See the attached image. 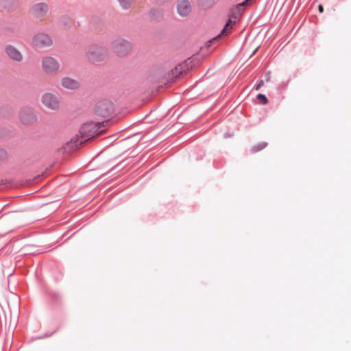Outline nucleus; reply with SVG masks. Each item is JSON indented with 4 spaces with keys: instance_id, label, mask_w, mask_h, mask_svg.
I'll list each match as a JSON object with an SVG mask.
<instances>
[{
    "instance_id": "1",
    "label": "nucleus",
    "mask_w": 351,
    "mask_h": 351,
    "mask_svg": "<svg viewBox=\"0 0 351 351\" xmlns=\"http://www.w3.org/2000/svg\"><path fill=\"white\" fill-rule=\"evenodd\" d=\"M106 123H108V121L101 123L90 121L84 123L80 130L81 137L84 139V141H86V140L103 134L104 131H99V129L101 128V127L104 126Z\"/></svg>"
},
{
    "instance_id": "19",
    "label": "nucleus",
    "mask_w": 351,
    "mask_h": 351,
    "mask_svg": "<svg viewBox=\"0 0 351 351\" xmlns=\"http://www.w3.org/2000/svg\"><path fill=\"white\" fill-rule=\"evenodd\" d=\"M266 147V143H261L260 144H258V145L256 146H254L253 147V150L254 152H258V151H260L262 149L265 148Z\"/></svg>"
},
{
    "instance_id": "2",
    "label": "nucleus",
    "mask_w": 351,
    "mask_h": 351,
    "mask_svg": "<svg viewBox=\"0 0 351 351\" xmlns=\"http://www.w3.org/2000/svg\"><path fill=\"white\" fill-rule=\"evenodd\" d=\"M60 63L57 59L51 56H45L41 61V70L48 75L58 73L60 69Z\"/></svg>"
},
{
    "instance_id": "11",
    "label": "nucleus",
    "mask_w": 351,
    "mask_h": 351,
    "mask_svg": "<svg viewBox=\"0 0 351 351\" xmlns=\"http://www.w3.org/2000/svg\"><path fill=\"white\" fill-rule=\"evenodd\" d=\"M60 84L63 88L72 90H77L80 86V83L77 80L70 77H62Z\"/></svg>"
},
{
    "instance_id": "4",
    "label": "nucleus",
    "mask_w": 351,
    "mask_h": 351,
    "mask_svg": "<svg viewBox=\"0 0 351 351\" xmlns=\"http://www.w3.org/2000/svg\"><path fill=\"white\" fill-rule=\"evenodd\" d=\"M114 110L113 103L110 100H102L97 103L95 106L94 112L96 116L99 117H108L110 116Z\"/></svg>"
},
{
    "instance_id": "17",
    "label": "nucleus",
    "mask_w": 351,
    "mask_h": 351,
    "mask_svg": "<svg viewBox=\"0 0 351 351\" xmlns=\"http://www.w3.org/2000/svg\"><path fill=\"white\" fill-rule=\"evenodd\" d=\"M257 99L260 101V103L262 104H266L267 103V97H265V95H264L263 94H258L257 95Z\"/></svg>"
},
{
    "instance_id": "15",
    "label": "nucleus",
    "mask_w": 351,
    "mask_h": 351,
    "mask_svg": "<svg viewBox=\"0 0 351 351\" xmlns=\"http://www.w3.org/2000/svg\"><path fill=\"white\" fill-rule=\"evenodd\" d=\"M232 29V18L229 19V21L226 23L223 29L221 30V32L219 35H218V37L221 36V35L226 36L228 35Z\"/></svg>"
},
{
    "instance_id": "12",
    "label": "nucleus",
    "mask_w": 351,
    "mask_h": 351,
    "mask_svg": "<svg viewBox=\"0 0 351 351\" xmlns=\"http://www.w3.org/2000/svg\"><path fill=\"white\" fill-rule=\"evenodd\" d=\"M5 53L10 59L14 61L21 62L23 60L21 53L12 45H8L5 47Z\"/></svg>"
},
{
    "instance_id": "6",
    "label": "nucleus",
    "mask_w": 351,
    "mask_h": 351,
    "mask_svg": "<svg viewBox=\"0 0 351 351\" xmlns=\"http://www.w3.org/2000/svg\"><path fill=\"white\" fill-rule=\"evenodd\" d=\"M52 43L51 36L42 32L35 34L32 38V45L38 48L49 47Z\"/></svg>"
},
{
    "instance_id": "18",
    "label": "nucleus",
    "mask_w": 351,
    "mask_h": 351,
    "mask_svg": "<svg viewBox=\"0 0 351 351\" xmlns=\"http://www.w3.org/2000/svg\"><path fill=\"white\" fill-rule=\"evenodd\" d=\"M124 9H128L130 5V0H119Z\"/></svg>"
},
{
    "instance_id": "22",
    "label": "nucleus",
    "mask_w": 351,
    "mask_h": 351,
    "mask_svg": "<svg viewBox=\"0 0 351 351\" xmlns=\"http://www.w3.org/2000/svg\"><path fill=\"white\" fill-rule=\"evenodd\" d=\"M0 155H1L2 156H5V152L3 150H0Z\"/></svg>"
},
{
    "instance_id": "5",
    "label": "nucleus",
    "mask_w": 351,
    "mask_h": 351,
    "mask_svg": "<svg viewBox=\"0 0 351 351\" xmlns=\"http://www.w3.org/2000/svg\"><path fill=\"white\" fill-rule=\"evenodd\" d=\"M112 49L117 56L123 57L129 53L131 50V45L124 39L118 38L113 41Z\"/></svg>"
},
{
    "instance_id": "21",
    "label": "nucleus",
    "mask_w": 351,
    "mask_h": 351,
    "mask_svg": "<svg viewBox=\"0 0 351 351\" xmlns=\"http://www.w3.org/2000/svg\"><path fill=\"white\" fill-rule=\"evenodd\" d=\"M318 10H319V12L320 13H322V12H324V7L322 5H319V7H318Z\"/></svg>"
},
{
    "instance_id": "13",
    "label": "nucleus",
    "mask_w": 351,
    "mask_h": 351,
    "mask_svg": "<svg viewBox=\"0 0 351 351\" xmlns=\"http://www.w3.org/2000/svg\"><path fill=\"white\" fill-rule=\"evenodd\" d=\"M250 0H245L243 3L237 5L234 8L231 10L230 18L237 19L242 14V12L245 9Z\"/></svg>"
},
{
    "instance_id": "14",
    "label": "nucleus",
    "mask_w": 351,
    "mask_h": 351,
    "mask_svg": "<svg viewBox=\"0 0 351 351\" xmlns=\"http://www.w3.org/2000/svg\"><path fill=\"white\" fill-rule=\"evenodd\" d=\"M188 69L187 64L184 62L176 66L173 70L171 71V74L173 77H178L184 74Z\"/></svg>"
},
{
    "instance_id": "9",
    "label": "nucleus",
    "mask_w": 351,
    "mask_h": 351,
    "mask_svg": "<svg viewBox=\"0 0 351 351\" xmlns=\"http://www.w3.org/2000/svg\"><path fill=\"white\" fill-rule=\"evenodd\" d=\"M21 121L24 124H30L36 121V117L32 110L23 108L19 114Z\"/></svg>"
},
{
    "instance_id": "10",
    "label": "nucleus",
    "mask_w": 351,
    "mask_h": 351,
    "mask_svg": "<svg viewBox=\"0 0 351 351\" xmlns=\"http://www.w3.org/2000/svg\"><path fill=\"white\" fill-rule=\"evenodd\" d=\"M177 11L181 16H187L191 12V5L189 0H180L177 4Z\"/></svg>"
},
{
    "instance_id": "16",
    "label": "nucleus",
    "mask_w": 351,
    "mask_h": 351,
    "mask_svg": "<svg viewBox=\"0 0 351 351\" xmlns=\"http://www.w3.org/2000/svg\"><path fill=\"white\" fill-rule=\"evenodd\" d=\"M214 0H198L202 7H209L211 5Z\"/></svg>"
},
{
    "instance_id": "20",
    "label": "nucleus",
    "mask_w": 351,
    "mask_h": 351,
    "mask_svg": "<svg viewBox=\"0 0 351 351\" xmlns=\"http://www.w3.org/2000/svg\"><path fill=\"white\" fill-rule=\"evenodd\" d=\"M264 84L263 80H261L259 83L256 86V90H258L260 89V88Z\"/></svg>"
},
{
    "instance_id": "23",
    "label": "nucleus",
    "mask_w": 351,
    "mask_h": 351,
    "mask_svg": "<svg viewBox=\"0 0 351 351\" xmlns=\"http://www.w3.org/2000/svg\"><path fill=\"white\" fill-rule=\"evenodd\" d=\"M152 15H154V12H152ZM153 17H154V18H155V16H153ZM156 18H157V16H156Z\"/></svg>"
},
{
    "instance_id": "8",
    "label": "nucleus",
    "mask_w": 351,
    "mask_h": 351,
    "mask_svg": "<svg viewBox=\"0 0 351 351\" xmlns=\"http://www.w3.org/2000/svg\"><path fill=\"white\" fill-rule=\"evenodd\" d=\"M43 104L47 108L57 110L59 108V101L58 98L51 93H45L41 98Z\"/></svg>"
},
{
    "instance_id": "7",
    "label": "nucleus",
    "mask_w": 351,
    "mask_h": 351,
    "mask_svg": "<svg viewBox=\"0 0 351 351\" xmlns=\"http://www.w3.org/2000/svg\"><path fill=\"white\" fill-rule=\"evenodd\" d=\"M49 6L45 3H38L33 5L30 9L32 14L36 19H43L48 13Z\"/></svg>"
},
{
    "instance_id": "3",
    "label": "nucleus",
    "mask_w": 351,
    "mask_h": 351,
    "mask_svg": "<svg viewBox=\"0 0 351 351\" xmlns=\"http://www.w3.org/2000/svg\"><path fill=\"white\" fill-rule=\"evenodd\" d=\"M107 55V50L105 48L96 45H90L86 53L88 60L92 62L102 61Z\"/></svg>"
}]
</instances>
